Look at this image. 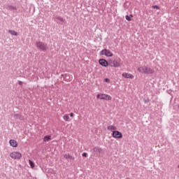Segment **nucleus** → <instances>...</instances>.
<instances>
[{
  "label": "nucleus",
  "mask_w": 179,
  "mask_h": 179,
  "mask_svg": "<svg viewBox=\"0 0 179 179\" xmlns=\"http://www.w3.org/2000/svg\"><path fill=\"white\" fill-rule=\"evenodd\" d=\"M137 70L140 72V73H145V75H153V73H155V69L148 66H140Z\"/></svg>",
  "instance_id": "obj_1"
},
{
  "label": "nucleus",
  "mask_w": 179,
  "mask_h": 179,
  "mask_svg": "<svg viewBox=\"0 0 179 179\" xmlns=\"http://www.w3.org/2000/svg\"><path fill=\"white\" fill-rule=\"evenodd\" d=\"M108 64L109 66H111V68H120V66H121V63L117 59H109Z\"/></svg>",
  "instance_id": "obj_2"
},
{
  "label": "nucleus",
  "mask_w": 179,
  "mask_h": 179,
  "mask_svg": "<svg viewBox=\"0 0 179 179\" xmlns=\"http://www.w3.org/2000/svg\"><path fill=\"white\" fill-rule=\"evenodd\" d=\"M96 99H98V100H106L107 101H109L111 100L112 97L107 94L100 93L96 95Z\"/></svg>",
  "instance_id": "obj_3"
},
{
  "label": "nucleus",
  "mask_w": 179,
  "mask_h": 179,
  "mask_svg": "<svg viewBox=\"0 0 179 179\" xmlns=\"http://www.w3.org/2000/svg\"><path fill=\"white\" fill-rule=\"evenodd\" d=\"M10 157L13 159V160H20V159H22V153L17 151H13L10 152Z\"/></svg>",
  "instance_id": "obj_4"
},
{
  "label": "nucleus",
  "mask_w": 179,
  "mask_h": 179,
  "mask_svg": "<svg viewBox=\"0 0 179 179\" xmlns=\"http://www.w3.org/2000/svg\"><path fill=\"white\" fill-rule=\"evenodd\" d=\"M100 55H105L108 58H111V57L114 56V53L108 49H103L100 52Z\"/></svg>",
  "instance_id": "obj_5"
},
{
  "label": "nucleus",
  "mask_w": 179,
  "mask_h": 179,
  "mask_svg": "<svg viewBox=\"0 0 179 179\" xmlns=\"http://www.w3.org/2000/svg\"><path fill=\"white\" fill-rule=\"evenodd\" d=\"M36 45L38 50H41V51H46L47 50V45L41 41H38L36 43Z\"/></svg>",
  "instance_id": "obj_6"
},
{
  "label": "nucleus",
  "mask_w": 179,
  "mask_h": 179,
  "mask_svg": "<svg viewBox=\"0 0 179 179\" xmlns=\"http://www.w3.org/2000/svg\"><path fill=\"white\" fill-rule=\"evenodd\" d=\"M112 136L115 138V139H121L122 138V133L115 130L113 131Z\"/></svg>",
  "instance_id": "obj_7"
},
{
  "label": "nucleus",
  "mask_w": 179,
  "mask_h": 179,
  "mask_svg": "<svg viewBox=\"0 0 179 179\" xmlns=\"http://www.w3.org/2000/svg\"><path fill=\"white\" fill-rule=\"evenodd\" d=\"M99 64H100L101 66H105V68H107L109 65L108 60L107 62L105 59H100L99 60Z\"/></svg>",
  "instance_id": "obj_8"
},
{
  "label": "nucleus",
  "mask_w": 179,
  "mask_h": 179,
  "mask_svg": "<svg viewBox=\"0 0 179 179\" xmlns=\"http://www.w3.org/2000/svg\"><path fill=\"white\" fill-rule=\"evenodd\" d=\"M122 76H123V78H125L126 79H134V78H135V76H134V75H132L129 73H123L122 74Z\"/></svg>",
  "instance_id": "obj_9"
},
{
  "label": "nucleus",
  "mask_w": 179,
  "mask_h": 179,
  "mask_svg": "<svg viewBox=\"0 0 179 179\" xmlns=\"http://www.w3.org/2000/svg\"><path fill=\"white\" fill-rule=\"evenodd\" d=\"M10 145L12 146V148H17V141L16 140H10L9 141Z\"/></svg>",
  "instance_id": "obj_10"
},
{
  "label": "nucleus",
  "mask_w": 179,
  "mask_h": 179,
  "mask_svg": "<svg viewBox=\"0 0 179 179\" xmlns=\"http://www.w3.org/2000/svg\"><path fill=\"white\" fill-rule=\"evenodd\" d=\"M107 130L113 131V132H114V131H117V127L114 125H109L107 127Z\"/></svg>",
  "instance_id": "obj_11"
},
{
  "label": "nucleus",
  "mask_w": 179,
  "mask_h": 179,
  "mask_svg": "<svg viewBox=\"0 0 179 179\" xmlns=\"http://www.w3.org/2000/svg\"><path fill=\"white\" fill-rule=\"evenodd\" d=\"M51 141V136H45L43 138V142H50Z\"/></svg>",
  "instance_id": "obj_12"
},
{
  "label": "nucleus",
  "mask_w": 179,
  "mask_h": 179,
  "mask_svg": "<svg viewBox=\"0 0 179 179\" xmlns=\"http://www.w3.org/2000/svg\"><path fill=\"white\" fill-rule=\"evenodd\" d=\"M69 119H70L69 115H64L63 116V120H64V121H66V122L69 121Z\"/></svg>",
  "instance_id": "obj_13"
},
{
  "label": "nucleus",
  "mask_w": 179,
  "mask_h": 179,
  "mask_svg": "<svg viewBox=\"0 0 179 179\" xmlns=\"http://www.w3.org/2000/svg\"><path fill=\"white\" fill-rule=\"evenodd\" d=\"M8 32L10 34H12V36H17V32L13 30H9Z\"/></svg>",
  "instance_id": "obj_14"
},
{
  "label": "nucleus",
  "mask_w": 179,
  "mask_h": 179,
  "mask_svg": "<svg viewBox=\"0 0 179 179\" xmlns=\"http://www.w3.org/2000/svg\"><path fill=\"white\" fill-rule=\"evenodd\" d=\"M64 159H72V156H71V155H69V154H65L64 155Z\"/></svg>",
  "instance_id": "obj_15"
},
{
  "label": "nucleus",
  "mask_w": 179,
  "mask_h": 179,
  "mask_svg": "<svg viewBox=\"0 0 179 179\" xmlns=\"http://www.w3.org/2000/svg\"><path fill=\"white\" fill-rule=\"evenodd\" d=\"M29 164L31 166V168L33 169L34 167H35V164L34 162H33L31 160H29Z\"/></svg>",
  "instance_id": "obj_16"
},
{
  "label": "nucleus",
  "mask_w": 179,
  "mask_h": 179,
  "mask_svg": "<svg viewBox=\"0 0 179 179\" xmlns=\"http://www.w3.org/2000/svg\"><path fill=\"white\" fill-rule=\"evenodd\" d=\"M125 18H126V20H128V22H131V20H132V19L131 18V17L129 15H126Z\"/></svg>",
  "instance_id": "obj_17"
},
{
  "label": "nucleus",
  "mask_w": 179,
  "mask_h": 179,
  "mask_svg": "<svg viewBox=\"0 0 179 179\" xmlns=\"http://www.w3.org/2000/svg\"><path fill=\"white\" fill-rule=\"evenodd\" d=\"M94 152H99L100 153V152H101V149L95 148H94Z\"/></svg>",
  "instance_id": "obj_18"
},
{
  "label": "nucleus",
  "mask_w": 179,
  "mask_h": 179,
  "mask_svg": "<svg viewBox=\"0 0 179 179\" xmlns=\"http://www.w3.org/2000/svg\"><path fill=\"white\" fill-rule=\"evenodd\" d=\"M152 8L153 9H160V8H159V6H153Z\"/></svg>",
  "instance_id": "obj_19"
},
{
  "label": "nucleus",
  "mask_w": 179,
  "mask_h": 179,
  "mask_svg": "<svg viewBox=\"0 0 179 179\" xmlns=\"http://www.w3.org/2000/svg\"><path fill=\"white\" fill-rule=\"evenodd\" d=\"M104 81L106 82V83H110V79L108 78H105Z\"/></svg>",
  "instance_id": "obj_20"
},
{
  "label": "nucleus",
  "mask_w": 179,
  "mask_h": 179,
  "mask_svg": "<svg viewBox=\"0 0 179 179\" xmlns=\"http://www.w3.org/2000/svg\"><path fill=\"white\" fill-rule=\"evenodd\" d=\"M83 157H87V153H86V152L83 153Z\"/></svg>",
  "instance_id": "obj_21"
},
{
  "label": "nucleus",
  "mask_w": 179,
  "mask_h": 179,
  "mask_svg": "<svg viewBox=\"0 0 179 179\" xmlns=\"http://www.w3.org/2000/svg\"><path fill=\"white\" fill-rule=\"evenodd\" d=\"M18 85H20V86H22V85H23V82H22V81H18Z\"/></svg>",
  "instance_id": "obj_22"
},
{
  "label": "nucleus",
  "mask_w": 179,
  "mask_h": 179,
  "mask_svg": "<svg viewBox=\"0 0 179 179\" xmlns=\"http://www.w3.org/2000/svg\"><path fill=\"white\" fill-rule=\"evenodd\" d=\"M73 115H74L73 113H70V117H73Z\"/></svg>",
  "instance_id": "obj_23"
},
{
  "label": "nucleus",
  "mask_w": 179,
  "mask_h": 179,
  "mask_svg": "<svg viewBox=\"0 0 179 179\" xmlns=\"http://www.w3.org/2000/svg\"><path fill=\"white\" fill-rule=\"evenodd\" d=\"M131 17H134V16L132 15H130Z\"/></svg>",
  "instance_id": "obj_24"
},
{
  "label": "nucleus",
  "mask_w": 179,
  "mask_h": 179,
  "mask_svg": "<svg viewBox=\"0 0 179 179\" xmlns=\"http://www.w3.org/2000/svg\"><path fill=\"white\" fill-rule=\"evenodd\" d=\"M178 169H179V164H178Z\"/></svg>",
  "instance_id": "obj_25"
},
{
  "label": "nucleus",
  "mask_w": 179,
  "mask_h": 179,
  "mask_svg": "<svg viewBox=\"0 0 179 179\" xmlns=\"http://www.w3.org/2000/svg\"><path fill=\"white\" fill-rule=\"evenodd\" d=\"M178 108H179V105H178Z\"/></svg>",
  "instance_id": "obj_26"
}]
</instances>
